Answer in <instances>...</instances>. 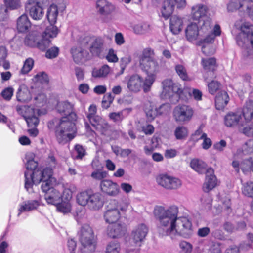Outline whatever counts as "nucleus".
Wrapping results in <instances>:
<instances>
[{
	"label": "nucleus",
	"instance_id": "59",
	"mask_svg": "<svg viewBox=\"0 0 253 253\" xmlns=\"http://www.w3.org/2000/svg\"><path fill=\"white\" fill-rule=\"evenodd\" d=\"M59 51V49L58 47H52L46 51L45 56L49 59L54 58L58 56Z\"/></svg>",
	"mask_w": 253,
	"mask_h": 253
},
{
	"label": "nucleus",
	"instance_id": "56",
	"mask_svg": "<svg viewBox=\"0 0 253 253\" xmlns=\"http://www.w3.org/2000/svg\"><path fill=\"white\" fill-rule=\"evenodd\" d=\"M106 59L110 63H116L118 61V58L117 56L115 50L112 48L110 49L107 55H106Z\"/></svg>",
	"mask_w": 253,
	"mask_h": 253
},
{
	"label": "nucleus",
	"instance_id": "44",
	"mask_svg": "<svg viewBox=\"0 0 253 253\" xmlns=\"http://www.w3.org/2000/svg\"><path fill=\"white\" fill-rule=\"evenodd\" d=\"M253 153V139L248 141L245 144L242 146V150H239L237 155L241 156L243 155H247Z\"/></svg>",
	"mask_w": 253,
	"mask_h": 253
},
{
	"label": "nucleus",
	"instance_id": "60",
	"mask_svg": "<svg viewBox=\"0 0 253 253\" xmlns=\"http://www.w3.org/2000/svg\"><path fill=\"white\" fill-rule=\"evenodd\" d=\"M107 172L103 170H97L91 173V177L96 180H102L107 176Z\"/></svg>",
	"mask_w": 253,
	"mask_h": 253
},
{
	"label": "nucleus",
	"instance_id": "45",
	"mask_svg": "<svg viewBox=\"0 0 253 253\" xmlns=\"http://www.w3.org/2000/svg\"><path fill=\"white\" fill-rule=\"evenodd\" d=\"M175 70L178 76L184 81H188L189 77L185 67L183 64H177L175 66Z\"/></svg>",
	"mask_w": 253,
	"mask_h": 253
},
{
	"label": "nucleus",
	"instance_id": "58",
	"mask_svg": "<svg viewBox=\"0 0 253 253\" xmlns=\"http://www.w3.org/2000/svg\"><path fill=\"white\" fill-rule=\"evenodd\" d=\"M179 247L182 253H191L192 250V245L186 241H181L179 244Z\"/></svg>",
	"mask_w": 253,
	"mask_h": 253
},
{
	"label": "nucleus",
	"instance_id": "14",
	"mask_svg": "<svg viewBox=\"0 0 253 253\" xmlns=\"http://www.w3.org/2000/svg\"><path fill=\"white\" fill-rule=\"evenodd\" d=\"M239 27L241 31L236 37L237 44L245 48L250 44L253 49V26L245 23Z\"/></svg>",
	"mask_w": 253,
	"mask_h": 253
},
{
	"label": "nucleus",
	"instance_id": "34",
	"mask_svg": "<svg viewBox=\"0 0 253 253\" xmlns=\"http://www.w3.org/2000/svg\"><path fill=\"white\" fill-rule=\"evenodd\" d=\"M31 23L28 16L26 14L21 15L17 20V29L18 32L24 33L31 27Z\"/></svg>",
	"mask_w": 253,
	"mask_h": 253
},
{
	"label": "nucleus",
	"instance_id": "15",
	"mask_svg": "<svg viewBox=\"0 0 253 253\" xmlns=\"http://www.w3.org/2000/svg\"><path fill=\"white\" fill-rule=\"evenodd\" d=\"M243 114L245 120L244 126L239 129L246 136H253V124L250 122L253 118V101L246 102L243 109Z\"/></svg>",
	"mask_w": 253,
	"mask_h": 253
},
{
	"label": "nucleus",
	"instance_id": "30",
	"mask_svg": "<svg viewBox=\"0 0 253 253\" xmlns=\"http://www.w3.org/2000/svg\"><path fill=\"white\" fill-rule=\"evenodd\" d=\"M25 43L28 46L31 47L37 46L41 50H44L45 47L42 39H39V36L33 33H30L25 39Z\"/></svg>",
	"mask_w": 253,
	"mask_h": 253
},
{
	"label": "nucleus",
	"instance_id": "62",
	"mask_svg": "<svg viewBox=\"0 0 253 253\" xmlns=\"http://www.w3.org/2000/svg\"><path fill=\"white\" fill-rule=\"evenodd\" d=\"M74 153L77 154L76 156L77 159H81L85 155V150L82 146L77 144L75 146Z\"/></svg>",
	"mask_w": 253,
	"mask_h": 253
},
{
	"label": "nucleus",
	"instance_id": "3",
	"mask_svg": "<svg viewBox=\"0 0 253 253\" xmlns=\"http://www.w3.org/2000/svg\"><path fill=\"white\" fill-rule=\"evenodd\" d=\"M58 112L64 116L60 120L55 135L58 142L64 144L72 140L76 134L74 121L76 114L74 112V105L68 101L59 102L57 106Z\"/></svg>",
	"mask_w": 253,
	"mask_h": 253
},
{
	"label": "nucleus",
	"instance_id": "35",
	"mask_svg": "<svg viewBox=\"0 0 253 253\" xmlns=\"http://www.w3.org/2000/svg\"><path fill=\"white\" fill-rule=\"evenodd\" d=\"M229 100V97L227 93L222 91L219 92L215 99L216 108L218 110L223 109L227 104Z\"/></svg>",
	"mask_w": 253,
	"mask_h": 253
},
{
	"label": "nucleus",
	"instance_id": "57",
	"mask_svg": "<svg viewBox=\"0 0 253 253\" xmlns=\"http://www.w3.org/2000/svg\"><path fill=\"white\" fill-rule=\"evenodd\" d=\"M220 84L215 81H212L208 84V90L210 93L214 94L220 87Z\"/></svg>",
	"mask_w": 253,
	"mask_h": 253
},
{
	"label": "nucleus",
	"instance_id": "54",
	"mask_svg": "<svg viewBox=\"0 0 253 253\" xmlns=\"http://www.w3.org/2000/svg\"><path fill=\"white\" fill-rule=\"evenodd\" d=\"M198 139L203 140L202 143V147L205 150L209 149L212 145V142L211 139L208 137L207 134L203 133Z\"/></svg>",
	"mask_w": 253,
	"mask_h": 253
},
{
	"label": "nucleus",
	"instance_id": "8",
	"mask_svg": "<svg viewBox=\"0 0 253 253\" xmlns=\"http://www.w3.org/2000/svg\"><path fill=\"white\" fill-rule=\"evenodd\" d=\"M78 235L82 245L81 250L82 253H90L95 250L96 238L92 228L88 224L83 225Z\"/></svg>",
	"mask_w": 253,
	"mask_h": 253
},
{
	"label": "nucleus",
	"instance_id": "52",
	"mask_svg": "<svg viewBox=\"0 0 253 253\" xmlns=\"http://www.w3.org/2000/svg\"><path fill=\"white\" fill-rule=\"evenodd\" d=\"M240 0L238 3L233 1L230 2L227 5L228 10L231 12L240 9L244 10V7H246V5L242 0Z\"/></svg>",
	"mask_w": 253,
	"mask_h": 253
},
{
	"label": "nucleus",
	"instance_id": "6",
	"mask_svg": "<svg viewBox=\"0 0 253 253\" xmlns=\"http://www.w3.org/2000/svg\"><path fill=\"white\" fill-rule=\"evenodd\" d=\"M129 206L130 202L126 200L110 203L104 214L105 221L109 224L116 223L125 214Z\"/></svg>",
	"mask_w": 253,
	"mask_h": 253
},
{
	"label": "nucleus",
	"instance_id": "7",
	"mask_svg": "<svg viewBox=\"0 0 253 253\" xmlns=\"http://www.w3.org/2000/svg\"><path fill=\"white\" fill-rule=\"evenodd\" d=\"M77 202L82 206H87L92 211H97L102 208L104 200L102 194L86 190L78 193L76 197Z\"/></svg>",
	"mask_w": 253,
	"mask_h": 253
},
{
	"label": "nucleus",
	"instance_id": "9",
	"mask_svg": "<svg viewBox=\"0 0 253 253\" xmlns=\"http://www.w3.org/2000/svg\"><path fill=\"white\" fill-rule=\"evenodd\" d=\"M142 70L146 72L147 76L144 82V92H149L156 80V75L160 71V66L157 61L153 59L140 64Z\"/></svg>",
	"mask_w": 253,
	"mask_h": 253
},
{
	"label": "nucleus",
	"instance_id": "41",
	"mask_svg": "<svg viewBox=\"0 0 253 253\" xmlns=\"http://www.w3.org/2000/svg\"><path fill=\"white\" fill-rule=\"evenodd\" d=\"M8 56V50L5 46H0V65H2L5 69L10 68V63L6 60Z\"/></svg>",
	"mask_w": 253,
	"mask_h": 253
},
{
	"label": "nucleus",
	"instance_id": "17",
	"mask_svg": "<svg viewBox=\"0 0 253 253\" xmlns=\"http://www.w3.org/2000/svg\"><path fill=\"white\" fill-rule=\"evenodd\" d=\"M194 114L193 108L187 105H178L173 111V117L174 120L178 123L185 124L189 122Z\"/></svg>",
	"mask_w": 253,
	"mask_h": 253
},
{
	"label": "nucleus",
	"instance_id": "11",
	"mask_svg": "<svg viewBox=\"0 0 253 253\" xmlns=\"http://www.w3.org/2000/svg\"><path fill=\"white\" fill-rule=\"evenodd\" d=\"M162 84L161 98L163 99H169L172 103L177 102L182 92L181 85L178 83H173L171 79L164 80Z\"/></svg>",
	"mask_w": 253,
	"mask_h": 253
},
{
	"label": "nucleus",
	"instance_id": "43",
	"mask_svg": "<svg viewBox=\"0 0 253 253\" xmlns=\"http://www.w3.org/2000/svg\"><path fill=\"white\" fill-rule=\"evenodd\" d=\"M58 211L63 213H67L72 210V205L70 201L62 200L56 205Z\"/></svg>",
	"mask_w": 253,
	"mask_h": 253
},
{
	"label": "nucleus",
	"instance_id": "12",
	"mask_svg": "<svg viewBox=\"0 0 253 253\" xmlns=\"http://www.w3.org/2000/svg\"><path fill=\"white\" fill-rule=\"evenodd\" d=\"M96 110V105H91L88 109L87 118L98 132L103 135L109 136L111 132L109 125L104 119L95 115Z\"/></svg>",
	"mask_w": 253,
	"mask_h": 253
},
{
	"label": "nucleus",
	"instance_id": "26",
	"mask_svg": "<svg viewBox=\"0 0 253 253\" xmlns=\"http://www.w3.org/2000/svg\"><path fill=\"white\" fill-rule=\"evenodd\" d=\"M126 231L124 224L117 223L110 224L107 228V235L110 238H119L124 235Z\"/></svg>",
	"mask_w": 253,
	"mask_h": 253
},
{
	"label": "nucleus",
	"instance_id": "23",
	"mask_svg": "<svg viewBox=\"0 0 253 253\" xmlns=\"http://www.w3.org/2000/svg\"><path fill=\"white\" fill-rule=\"evenodd\" d=\"M217 184L216 177L213 169L210 168L206 170V178L203 186V190L208 193L216 187Z\"/></svg>",
	"mask_w": 253,
	"mask_h": 253
},
{
	"label": "nucleus",
	"instance_id": "50",
	"mask_svg": "<svg viewBox=\"0 0 253 253\" xmlns=\"http://www.w3.org/2000/svg\"><path fill=\"white\" fill-rule=\"evenodd\" d=\"M5 6L11 10H16L22 7L21 0H4Z\"/></svg>",
	"mask_w": 253,
	"mask_h": 253
},
{
	"label": "nucleus",
	"instance_id": "27",
	"mask_svg": "<svg viewBox=\"0 0 253 253\" xmlns=\"http://www.w3.org/2000/svg\"><path fill=\"white\" fill-rule=\"evenodd\" d=\"M89 50L92 55L99 56L103 50L104 40L100 37H93L90 38Z\"/></svg>",
	"mask_w": 253,
	"mask_h": 253
},
{
	"label": "nucleus",
	"instance_id": "51",
	"mask_svg": "<svg viewBox=\"0 0 253 253\" xmlns=\"http://www.w3.org/2000/svg\"><path fill=\"white\" fill-rule=\"evenodd\" d=\"M35 82L40 83L42 84H46L49 81L47 75L44 72H40L37 73L33 78Z\"/></svg>",
	"mask_w": 253,
	"mask_h": 253
},
{
	"label": "nucleus",
	"instance_id": "2",
	"mask_svg": "<svg viewBox=\"0 0 253 253\" xmlns=\"http://www.w3.org/2000/svg\"><path fill=\"white\" fill-rule=\"evenodd\" d=\"M45 173L37 171L32 175L26 174V189L29 193L33 192V185H37L42 182L41 185L42 191L45 193L44 199L48 204L56 206L62 201V194L59 187L53 188L56 183V180L52 176L50 170H46Z\"/></svg>",
	"mask_w": 253,
	"mask_h": 253
},
{
	"label": "nucleus",
	"instance_id": "13",
	"mask_svg": "<svg viewBox=\"0 0 253 253\" xmlns=\"http://www.w3.org/2000/svg\"><path fill=\"white\" fill-rule=\"evenodd\" d=\"M48 0H27L25 8L32 19L35 20H41L44 14V5Z\"/></svg>",
	"mask_w": 253,
	"mask_h": 253
},
{
	"label": "nucleus",
	"instance_id": "46",
	"mask_svg": "<svg viewBox=\"0 0 253 253\" xmlns=\"http://www.w3.org/2000/svg\"><path fill=\"white\" fill-rule=\"evenodd\" d=\"M133 32L136 34H143L149 30V26L146 23L133 24L131 26Z\"/></svg>",
	"mask_w": 253,
	"mask_h": 253
},
{
	"label": "nucleus",
	"instance_id": "40",
	"mask_svg": "<svg viewBox=\"0 0 253 253\" xmlns=\"http://www.w3.org/2000/svg\"><path fill=\"white\" fill-rule=\"evenodd\" d=\"M190 166L195 171L202 173L206 170L207 165L201 160L194 159L191 161Z\"/></svg>",
	"mask_w": 253,
	"mask_h": 253
},
{
	"label": "nucleus",
	"instance_id": "48",
	"mask_svg": "<svg viewBox=\"0 0 253 253\" xmlns=\"http://www.w3.org/2000/svg\"><path fill=\"white\" fill-rule=\"evenodd\" d=\"M120 244L116 241L109 242L106 246L105 253H120Z\"/></svg>",
	"mask_w": 253,
	"mask_h": 253
},
{
	"label": "nucleus",
	"instance_id": "22",
	"mask_svg": "<svg viewBox=\"0 0 253 253\" xmlns=\"http://www.w3.org/2000/svg\"><path fill=\"white\" fill-rule=\"evenodd\" d=\"M100 187L103 193L110 196L115 197L120 192L118 184L111 180H102L100 182Z\"/></svg>",
	"mask_w": 253,
	"mask_h": 253
},
{
	"label": "nucleus",
	"instance_id": "37",
	"mask_svg": "<svg viewBox=\"0 0 253 253\" xmlns=\"http://www.w3.org/2000/svg\"><path fill=\"white\" fill-rule=\"evenodd\" d=\"M173 134L176 140H185L188 136L189 130L185 126L179 125L175 128Z\"/></svg>",
	"mask_w": 253,
	"mask_h": 253
},
{
	"label": "nucleus",
	"instance_id": "53",
	"mask_svg": "<svg viewBox=\"0 0 253 253\" xmlns=\"http://www.w3.org/2000/svg\"><path fill=\"white\" fill-rule=\"evenodd\" d=\"M243 193L248 197H253V182H248L243 185Z\"/></svg>",
	"mask_w": 253,
	"mask_h": 253
},
{
	"label": "nucleus",
	"instance_id": "21",
	"mask_svg": "<svg viewBox=\"0 0 253 253\" xmlns=\"http://www.w3.org/2000/svg\"><path fill=\"white\" fill-rule=\"evenodd\" d=\"M145 78L138 74L132 75L127 83V88L129 91L133 93H138L141 89L144 91V82Z\"/></svg>",
	"mask_w": 253,
	"mask_h": 253
},
{
	"label": "nucleus",
	"instance_id": "39",
	"mask_svg": "<svg viewBox=\"0 0 253 253\" xmlns=\"http://www.w3.org/2000/svg\"><path fill=\"white\" fill-rule=\"evenodd\" d=\"M202 65L205 71L212 72L216 68V60L214 58H203Z\"/></svg>",
	"mask_w": 253,
	"mask_h": 253
},
{
	"label": "nucleus",
	"instance_id": "24",
	"mask_svg": "<svg viewBox=\"0 0 253 253\" xmlns=\"http://www.w3.org/2000/svg\"><path fill=\"white\" fill-rule=\"evenodd\" d=\"M208 11L209 9L207 5L201 3H198L192 7L191 15L193 20H201L204 22L206 21L205 20V18L207 16Z\"/></svg>",
	"mask_w": 253,
	"mask_h": 253
},
{
	"label": "nucleus",
	"instance_id": "10",
	"mask_svg": "<svg viewBox=\"0 0 253 253\" xmlns=\"http://www.w3.org/2000/svg\"><path fill=\"white\" fill-rule=\"evenodd\" d=\"M148 231L147 227L141 224L135 227L132 231L128 240L126 242V252L129 253L136 250L140 246Z\"/></svg>",
	"mask_w": 253,
	"mask_h": 253
},
{
	"label": "nucleus",
	"instance_id": "42",
	"mask_svg": "<svg viewBox=\"0 0 253 253\" xmlns=\"http://www.w3.org/2000/svg\"><path fill=\"white\" fill-rule=\"evenodd\" d=\"M214 39L211 42H206L200 40L199 45L202 46V51L206 55L212 54L215 52V49L212 45L211 43L214 42Z\"/></svg>",
	"mask_w": 253,
	"mask_h": 253
},
{
	"label": "nucleus",
	"instance_id": "38",
	"mask_svg": "<svg viewBox=\"0 0 253 253\" xmlns=\"http://www.w3.org/2000/svg\"><path fill=\"white\" fill-rule=\"evenodd\" d=\"M111 70L107 65H104L100 68H94L92 71V76L94 78H104L107 76Z\"/></svg>",
	"mask_w": 253,
	"mask_h": 253
},
{
	"label": "nucleus",
	"instance_id": "16",
	"mask_svg": "<svg viewBox=\"0 0 253 253\" xmlns=\"http://www.w3.org/2000/svg\"><path fill=\"white\" fill-rule=\"evenodd\" d=\"M157 183L167 190H176L182 185V182L178 178L168 173H161L156 178Z\"/></svg>",
	"mask_w": 253,
	"mask_h": 253
},
{
	"label": "nucleus",
	"instance_id": "25",
	"mask_svg": "<svg viewBox=\"0 0 253 253\" xmlns=\"http://www.w3.org/2000/svg\"><path fill=\"white\" fill-rule=\"evenodd\" d=\"M40 205L39 200H25L19 204L18 208L17 216L19 217L23 212L32 211L37 210Z\"/></svg>",
	"mask_w": 253,
	"mask_h": 253
},
{
	"label": "nucleus",
	"instance_id": "33",
	"mask_svg": "<svg viewBox=\"0 0 253 253\" xmlns=\"http://www.w3.org/2000/svg\"><path fill=\"white\" fill-rule=\"evenodd\" d=\"M96 7L99 13L102 15L110 14L114 9V6L106 0H98Z\"/></svg>",
	"mask_w": 253,
	"mask_h": 253
},
{
	"label": "nucleus",
	"instance_id": "18",
	"mask_svg": "<svg viewBox=\"0 0 253 253\" xmlns=\"http://www.w3.org/2000/svg\"><path fill=\"white\" fill-rule=\"evenodd\" d=\"M35 156L34 153L31 152L27 153L26 154L25 158V163L26 168L27 169V170L25 172L24 176H25V188H26V174L27 173L30 174L32 175V178L34 177V173L35 172L39 171H42V172H44L47 170H50L51 172V174H53V171L52 169L50 168H46L43 169L41 168L38 167V162L35 159Z\"/></svg>",
	"mask_w": 253,
	"mask_h": 253
},
{
	"label": "nucleus",
	"instance_id": "1",
	"mask_svg": "<svg viewBox=\"0 0 253 253\" xmlns=\"http://www.w3.org/2000/svg\"><path fill=\"white\" fill-rule=\"evenodd\" d=\"M178 208L172 206L168 208L156 206L155 217L159 221L158 230L162 236L182 235L192 230L191 221L187 217H178Z\"/></svg>",
	"mask_w": 253,
	"mask_h": 253
},
{
	"label": "nucleus",
	"instance_id": "4",
	"mask_svg": "<svg viewBox=\"0 0 253 253\" xmlns=\"http://www.w3.org/2000/svg\"><path fill=\"white\" fill-rule=\"evenodd\" d=\"M187 41L193 42L198 38L206 42H212L216 37L221 35V31L219 25L212 26L211 20L208 19L203 22L200 29L196 23H191L187 25L185 31Z\"/></svg>",
	"mask_w": 253,
	"mask_h": 253
},
{
	"label": "nucleus",
	"instance_id": "19",
	"mask_svg": "<svg viewBox=\"0 0 253 253\" xmlns=\"http://www.w3.org/2000/svg\"><path fill=\"white\" fill-rule=\"evenodd\" d=\"M242 116L243 111L230 112L224 117L225 125L228 127L237 126L239 129L244 126V119Z\"/></svg>",
	"mask_w": 253,
	"mask_h": 253
},
{
	"label": "nucleus",
	"instance_id": "29",
	"mask_svg": "<svg viewBox=\"0 0 253 253\" xmlns=\"http://www.w3.org/2000/svg\"><path fill=\"white\" fill-rule=\"evenodd\" d=\"M74 61L77 63H83L87 60L88 53L81 47H74L71 50Z\"/></svg>",
	"mask_w": 253,
	"mask_h": 253
},
{
	"label": "nucleus",
	"instance_id": "63",
	"mask_svg": "<svg viewBox=\"0 0 253 253\" xmlns=\"http://www.w3.org/2000/svg\"><path fill=\"white\" fill-rule=\"evenodd\" d=\"M131 58L130 55H127L122 57L120 59V67L121 68L122 72L126 67V66L130 63Z\"/></svg>",
	"mask_w": 253,
	"mask_h": 253
},
{
	"label": "nucleus",
	"instance_id": "49",
	"mask_svg": "<svg viewBox=\"0 0 253 253\" xmlns=\"http://www.w3.org/2000/svg\"><path fill=\"white\" fill-rule=\"evenodd\" d=\"M34 65V61L32 58H28L24 62L23 66L20 70L21 74H26L32 70Z\"/></svg>",
	"mask_w": 253,
	"mask_h": 253
},
{
	"label": "nucleus",
	"instance_id": "47",
	"mask_svg": "<svg viewBox=\"0 0 253 253\" xmlns=\"http://www.w3.org/2000/svg\"><path fill=\"white\" fill-rule=\"evenodd\" d=\"M154 51L150 48H147L143 50L142 54L140 59V64L154 59Z\"/></svg>",
	"mask_w": 253,
	"mask_h": 253
},
{
	"label": "nucleus",
	"instance_id": "36",
	"mask_svg": "<svg viewBox=\"0 0 253 253\" xmlns=\"http://www.w3.org/2000/svg\"><path fill=\"white\" fill-rule=\"evenodd\" d=\"M59 14L58 7L55 4H51L47 8L46 17L50 24H55Z\"/></svg>",
	"mask_w": 253,
	"mask_h": 253
},
{
	"label": "nucleus",
	"instance_id": "32",
	"mask_svg": "<svg viewBox=\"0 0 253 253\" xmlns=\"http://www.w3.org/2000/svg\"><path fill=\"white\" fill-rule=\"evenodd\" d=\"M16 98L18 101L27 103L32 99V94L28 88L25 85H20L18 89Z\"/></svg>",
	"mask_w": 253,
	"mask_h": 253
},
{
	"label": "nucleus",
	"instance_id": "28",
	"mask_svg": "<svg viewBox=\"0 0 253 253\" xmlns=\"http://www.w3.org/2000/svg\"><path fill=\"white\" fill-rule=\"evenodd\" d=\"M175 0H165L160 8V14L165 19H168L173 12Z\"/></svg>",
	"mask_w": 253,
	"mask_h": 253
},
{
	"label": "nucleus",
	"instance_id": "55",
	"mask_svg": "<svg viewBox=\"0 0 253 253\" xmlns=\"http://www.w3.org/2000/svg\"><path fill=\"white\" fill-rule=\"evenodd\" d=\"M201 202L205 209L210 210L211 207L212 199L208 193L204 195L201 198Z\"/></svg>",
	"mask_w": 253,
	"mask_h": 253
},
{
	"label": "nucleus",
	"instance_id": "61",
	"mask_svg": "<svg viewBox=\"0 0 253 253\" xmlns=\"http://www.w3.org/2000/svg\"><path fill=\"white\" fill-rule=\"evenodd\" d=\"M109 118L113 122H117L121 121L123 119V112H112L109 115Z\"/></svg>",
	"mask_w": 253,
	"mask_h": 253
},
{
	"label": "nucleus",
	"instance_id": "64",
	"mask_svg": "<svg viewBox=\"0 0 253 253\" xmlns=\"http://www.w3.org/2000/svg\"><path fill=\"white\" fill-rule=\"evenodd\" d=\"M146 116L147 117V119L151 121L154 119V118L158 115V113L157 111V108H152L146 111Z\"/></svg>",
	"mask_w": 253,
	"mask_h": 253
},
{
	"label": "nucleus",
	"instance_id": "31",
	"mask_svg": "<svg viewBox=\"0 0 253 253\" xmlns=\"http://www.w3.org/2000/svg\"><path fill=\"white\" fill-rule=\"evenodd\" d=\"M183 19L177 15H173L170 19L169 28L174 34H178L183 29Z\"/></svg>",
	"mask_w": 253,
	"mask_h": 253
},
{
	"label": "nucleus",
	"instance_id": "20",
	"mask_svg": "<svg viewBox=\"0 0 253 253\" xmlns=\"http://www.w3.org/2000/svg\"><path fill=\"white\" fill-rule=\"evenodd\" d=\"M55 24H50V25L47 26L42 33V39L43 43L45 48L49 46L51 40L56 37L60 32V29Z\"/></svg>",
	"mask_w": 253,
	"mask_h": 253
},
{
	"label": "nucleus",
	"instance_id": "5",
	"mask_svg": "<svg viewBox=\"0 0 253 253\" xmlns=\"http://www.w3.org/2000/svg\"><path fill=\"white\" fill-rule=\"evenodd\" d=\"M45 95L43 93L39 94L34 97L35 106L37 108L30 106H17L16 111L18 114L22 115L27 122L29 127H36L39 123L38 116L45 113V111H41L39 108L43 106L46 102Z\"/></svg>",
	"mask_w": 253,
	"mask_h": 253
}]
</instances>
